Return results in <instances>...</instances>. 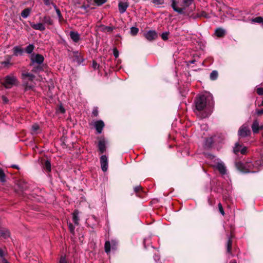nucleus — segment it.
<instances>
[{
  "instance_id": "5",
  "label": "nucleus",
  "mask_w": 263,
  "mask_h": 263,
  "mask_svg": "<svg viewBox=\"0 0 263 263\" xmlns=\"http://www.w3.org/2000/svg\"><path fill=\"white\" fill-rule=\"evenodd\" d=\"M30 60L31 65H34L35 64L41 65L44 61V58L42 54L33 53L31 55Z\"/></svg>"
},
{
  "instance_id": "19",
  "label": "nucleus",
  "mask_w": 263,
  "mask_h": 263,
  "mask_svg": "<svg viewBox=\"0 0 263 263\" xmlns=\"http://www.w3.org/2000/svg\"><path fill=\"white\" fill-rule=\"evenodd\" d=\"M261 127H259V123L257 120H255L253 121L252 125V129L254 133H257L259 132V129H261Z\"/></svg>"
},
{
  "instance_id": "51",
  "label": "nucleus",
  "mask_w": 263,
  "mask_h": 263,
  "mask_svg": "<svg viewBox=\"0 0 263 263\" xmlns=\"http://www.w3.org/2000/svg\"><path fill=\"white\" fill-rule=\"evenodd\" d=\"M141 189V186H137L136 187H134V191L135 192H139Z\"/></svg>"
},
{
  "instance_id": "18",
  "label": "nucleus",
  "mask_w": 263,
  "mask_h": 263,
  "mask_svg": "<svg viewBox=\"0 0 263 263\" xmlns=\"http://www.w3.org/2000/svg\"><path fill=\"white\" fill-rule=\"evenodd\" d=\"M10 234L9 231L6 229L3 228L0 229V236L5 239H7L10 237Z\"/></svg>"
},
{
  "instance_id": "50",
  "label": "nucleus",
  "mask_w": 263,
  "mask_h": 263,
  "mask_svg": "<svg viewBox=\"0 0 263 263\" xmlns=\"http://www.w3.org/2000/svg\"><path fill=\"white\" fill-rule=\"evenodd\" d=\"M2 100L4 103H7L8 102V99L4 96H2Z\"/></svg>"
},
{
  "instance_id": "11",
  "label": "nucleus",
  "mask_w": 263,
  "mask_h": 263,
  "mask_svg": "<svg viewBox=\"0 0 263 263\" xmlns=\"http://www.w3.org/2000/svg\"><path fill=\"white\" fill-rule=\"evenodd\" d=\"M95 127L98 134H101L104 127V123L102 120H99L95 122Z\"/></svg>"
},
{
  "instance_id": "39",
  "label": "nucleus",
  "mask_w": 263,
  "mask_h": 263,
  "mask_svg": "<svg viewBox=\"0 0 263 263\" xmlns=\"http://www.w3.org/2000/svg\"><path fill=\"white\" fill-rule=\"evenodd\" d=\"M110 242L111 244V249L112 250H115L117 246V242L115 240H111Z\"/></svg>"
},
{
  "instance_id": "41",
  "label": "nucleus",
  "mask_w": 263,
  "mask_h": 263,
  "mask_svg": "<svg viewBox=\"0 0 263 263\" xmlns=\"http://www.w3.org/2000/svg\"><path fill=\"white\" fill-rule=\"evenodd\" d=\"M39 129V125L35 124L32 125V130L34 133H37V131Z\"/></svg>"
},
{
  "instance_id": "57",
  "label": "nucleus",
  "mask_w": 263,
  "mask_h": 263,
  "mask_svg": "<svg viewBox=\"0 0 263 263\" xmlns=\"http://www.w3.org/2000/svg\"><path fill=\"white\" fill-rule=\"evenodd\" d=\"M2 263H9L8 261L4 258L2 259Z\"/></svg>"
},
{
  "instance_id": "26",
  "label": "nucleus",
  "mask_w": 263,
  "mask_h": 263,
  "mask_svg": "<svg viewBox=\"0 0 263 263\" xmlns=\"http://www.w3.org/2000/svg\"><path fill=\"white\" fill-rule=\"evenodd\" d=\"M52 5L56 11L58 17L59 18V22H61L62 20L63 19V16L60 9L57 7V6L54 4H52Z\"/></svg>"
},
{
  "instance_id": "55",
  "label": "nucleus",
  "mask_w": 263,
  "mask_h": 263,
  "mask_svg": "<svg viewBox=\"0 0 263 263\" xmlns=\"http://www.w3.org/2000/svg\"><path fill=\"white\" fill-rule=\"evenodd\" d=\"M154 258L155 261H158L160 259V256L158 255H155L154 256Z\"/></svg>"
},
{
  "instance_id": "15",
  "label": "nucleus",
  "mask_w": 263,
  "mask_h": 263,
  "mask_svg": "<svg viewBox=\"0 0 263 263\" xmlns=\"http://www.w3.org/2000/svg\"><path fill=\"white\" fill-rule=\"evenodd\" d=\"M70 38L75 43H77L80 39V34L76 31H70L69 33Z\"/></svg>"
},
{
  "instance_id": "9",
  "label": "nucleus",
  "mask_w": 263,
  "mask_h": 263,
  "mask_svg": "<svg viewBox=\"0 0 263 263\" xmlns=\"http://www.w3.org/2000/svg\"><path fill=\"white\" fill-rule=\"evenodd\" d=\"M247 147H242L238 142H237L235 144V146L233 148V152L235 154H237L239 152H240L241 154H245L247 153Z\"/></svg>"
},
{
  "instance_id": "2",
  "label": "nucleus",
  "mask_w": 263,
  "mask_h": 263,
  "mask_svg": "<svg viewBox=\"0 0 263 263\" xmlns=\"http://www.w3.org/2000/svg\"><path fill=\"white\" fill-rule=\"evenodd\" d=\"M236 168L242 173H256L263 167V156L259 160L254 162H247L245 163L241 161H238L235 163Z\"/></svg>"
},
{
  "instance_id": "52",
  "label": "nucleus",
  "mask_w": 263,
  "mask_h": 263,
  "mask_svg": "<svg viewBox=\"0 0 263 263\" xmlns=\"http://www.w3.org/2000/svg\"><path fill=\"white\" fill-rule=\"evenodd\" d=\"M201 128L203 130H206L208 129V126L206 124H202L201 125Z\"/></svg>"
},
{
  "instance_id": "48",
  "label": "nucleus",
  "mask_w": 263,
  "mask_h": 263,
  "mask_svg": "<svg viewBox=\"0 0 263 263\" xmlns=\"http://www.w3.org/2000/svg\"><path fill=\"white\" fill-rule=\"evenodd\" d=\"M256 113L258 115H261L263 114V108L261 109H256Z\"/></svg>"
},
{
  "instance_id": "1",
  "label": "nucleus",
  "mask_w": 263,
  "mask_h": 263,
  "mask_svg": "<svg viewBox=\"0 0 263 263\" xmlns=\"http://www.w3.org/2000/svg\"><path fill=\"white\" fill-rule=\"evenodd\" d=\"M195 112L200 119L208 117L212 113L214 105L213 96L206 93L197 97L195 101Z\"/></svg>"
},
{
  "instance_id": "21",
  "label": "nucleus",
  "mask_w": 263,
  "mask_h": 263,
  "mask_svg": "<svg viewBox=\"0 0 263 263\" xmlns=\"http://www.w3.org/2000/svg\"><path fill=\"white\" fill-rule=\"evenodd\" d=\"M79 212L78 210H74L72 213V220L73 222L78 225L79 224Z\"/></svg>"
},
{
  "instance_id": "46",
  "label": "nucleus",
  "mask_w": 263,
  "mask_h": 263,
  "mask_svg": "<svg viewBox=\"0 0 263 263\" xmlns=\"http://www.w3.org/2000/svg\"><path fill=\"white\" fill-rule=\"evenodd\" d=\"M92 67L95 69H97L99 68V65L97 64V63L96 61H93L92 62Z\"/></svg>"
},
{
  "instance_id": "6",
  "label": "nucleus",
  "mask_w": 263,
  "mask_h": 263,
  "mask_svg": "<svg viewBox=\"0 0 263 263\" xmlns=\"http://www.w3.org/2000/svg\"><path fill=\"white\" fill-rule=\"evenodd\" d=\"M144 37L148 41H153L158 37V34L155 30H149L144 34Z\"/></svg>"
},
{
  "instance_id": "3",
  "label": "nucleus",
  "mask_w": 263,
  "mask_h": 263,
  "mask_svg": "<svg viewBox=\"0 0 263 263\" xmlns=\"http://www.w3.org/2000/svg\"><path fill=\"white\" fill-rule=\"evenodd\" d=\"M194 2V0H182V3L177 0H171V7L173 10L179 14L190 18H195L196 17L191 14V12L187 10L189 7Z\"/></svg>"
},
{
  "instance_id": "23",
  "label": "nucleus",
  "mask_w": 263,
  "mask_h": 263,
  "mask_svg": "<svg viewBox=\"0 0 263 263\" xmlns=\"http://www.w3.org/2000/svg\"><path fill=\"white\" fill-rule=\"evenodd\" d=\"M31 11V8H26L24 10H23L22 11V12H21V16L23 18H26L30 15Z\"/></svg>"
},
{
  "instance_id": "25",
  "label": "nucleus",
  "mask_w": 263,
  "mask_h": 263,
  "mask_svg": "<svg viewBox=\"0 0 263 263\" xmlns=\"http://www.w3.org/2000/svg\"><path fill=\"white\" fill-rule=\"evenodd\" d=\"M111 244L109 241H106L104 245V250L105 252L108 254L111 250Z\"/></svg>"
},
{
  "instance_id": "32",
  "label": "nucleus",
  "mask_w": 263,
  "mask_h": 263,
  "mask_svg": "<svg viewBox=\"0 0 263 263\" xmlns=\"http://www.w3.org/2000/svg\"><path fill=\"white\" fill-rule=\"evenodd\" d=\"M6 176L2 169L0 168V182L4 183L6 182Z\"/></svg>"
},
{
  "instance_id": "34",
  "label": "nucleus",
  "mask_w": 263,
  "mask_h": 263,
  "mask_svg": "<svg viewBox=\"0 0 263 263\" xmlns=\"http://www.w3.org/2000/svg\"><path fill=\"white\" fill-rule=\"evenodd\" d=\"M151 2L156 6L163 5L164 3V0H151Z\"/></svg>"
},
{
  "instance_id": "7",
  "label": "nucleus",
  "mask_w": 263,
  "mask_h": 263,
  "mask_svg": "<svg viewBox=\"0 0 263 263\" xmlns=\"http://www.w3.org/2000/svg\"><path fill=\"white\" fill-rule=\"evenodd\" d=\"M214 166L221 175H225L227 174L226 166H225L224 163L221 160H219L217 164Z\"/></svg>"
},
{
  "instance_id": "44",
  "label": "nucleus",
  "mask_w": 263,
  "mask_h": 263,
  "mask_svg": "<svg viewBox=\"0 0 263 263\" xmlns=\"http://www.w3.org/2000/svg\"><path fill=\"white\" fill-rule=\"evenodd\" d=\"M113 54L115 58H118L119 57V51L117 49V48H114L113 50Z\"/></svg>"
},
{
  "instance_id": "13",
  "label": "nucleus",
  "mask_w": 263,
  "mask_h": 263,
  "mask_svg": "<svg viewBox=\"0 0 263 263\" xmlns=\"http://www.w3.org/2000/svg\"><path fill=\"white\" fill-rule=\"evenodd\" d=\"M22 78L24 81H32L35 79V76L31 73L24 72L22 73Z\"/></svg>"
},
{
  "instance_id": "36",
  "label": "nucleus",
  "mask_w": 263,
  "mask_h": 263,
  "mask_svg": "<svg viewBox=\"0 0 263 263\" xmlns=\"http://www.w3.org/2000/svg\"><path fill=\"white\" fill-rule=\"evenodd\" d=\"M74 55H75L76 58L77 59V62L79 64L83 62V60L81 59V58H80V57L81 56L80 53H79L78 51L77 52H74Z\"/></svg>"
},
{
  "instance_id": "42",
  "label": "nucleus",
  "mask_w": 263,
  "mask_h": 263,
  "mask_svg": "<svg viewBox=\"0 0 263 263\" xmlns=\"http://www.w3.org/2000/svg\"><path fill=\"white\" fill-rule=\"evenodd\" d=\"M218 209H219V212L222 215H224V210L223 209L222 206V205H221V204L220 203H218Z\"/></svg>"
},
{
  "instance_id": "33",
  "label": "nucleus",
  "mask_w": 263,
  "mask_h": 263,
  "mask_svg": "<svg viewBox=\"0 0 263 263\" xmlns=\"http://www.w3.org/2000/svg\"><path fill=\"white\" fill-rule=\"evenodd\" d=\"M218 77V72L217 71H213L210 74V79L212 80H216Z\"/></svg>"
},
{
  "instance_id": "20",
  "label": "nucleus",
  "mask_w": 263,
  "mask_h": 263,
  "mask_svg": "<svg viewBox=\"0 0 263 263\" xmlns=\"http://www.w3.org/2000/svg\"><path fill=\"white\" fill-rule=\"evenodd\" d=\"M98 147L99 151L103 153L106 150L105 142L104 140H100L98 143Z\"/></svg>"
},
{
  "instance_id": "35",
  "label": "nucleus",
  "mask_w": 263,
  "mask_h": 263,
  "mask_svg": "<svg viewBox=\"0 0 263 263\" xmlns=\"http://www.w3.org/2000/svg\"><path fill=\"white\" fill-rule=\"evenodd\" d=\"M139 31V29L137 27H132L130 28V34L132 35H136Z\"/></svg>"
},
{
  "instance_id": "4",
  "label": "nucleus",
  "mask_w": 263,
  "mask_h": 263,
  "mask_svg": "<svg viewBox=\"0 0 263 263\" xmlns=\"http://www.w3.org/2000/svg\"><path fill=\"white\" fill-rule=\"evenodd\" d=\"M16 82V78L13 75L11 74L7 76L5 78L2 84L6 88H10L15 85Z\"/></svg>"
},
{
  "instance_id": "31",
  "label": "nucleus",
  "mask_w": 263,
  "mask_h": 263,
  "mask_svg": "<svg viewBox=\"0 0 263 263\" xmlns=\"http://www.w3.org/2000/svg\"><path fill=\"white\" fill-rule=\"evenodd\" d=\"M251 22L252 23H262L263 25V17L261 16L256 17L253 19H252Z\"/></svg>"
},
{
  "instance_id": "24",
  "label": "nucleus",
  "mask_w": 263,
  "mask_h": 263,
  "mask_svg": "<svg viewBox=\"0 0 263 263\" xmlns=\"http://www.w3.org/2000/svg\"><path fill=\"white\" fill-rule=\"evenodd\" d=\"M43 22L44 24L52 25L53 24V20L49 16H45L43 18Z\"/></svg>"
},
{
  "instance_id": "45",
  "label": "nucleus",
  "mask_w": 263,
  "mask_h": 263,
  "mask_svg": "<svg viewBox=\"0 0 263 263\" xmlns=\"http://www.w3.org/2000/svg\"><path fill=\"white\" fill-rule=\"evenodd\" d=\"M11 57H9L8 59L6 61H5L4 62H3L2 63V64H4V65H8V64H10V62L11 61Z\"/></svg>"
},
{
  "instance_id": "29",
  "label": "nucleus",
  "mask_w": 263,
  "mask_h": 263,
  "mask_svg": "<svg viewBox=\"0 0 263 263\" xmlns=\"http://www.w3.org/2000/svg\"><path fill=\"white\" fill-rule=\"evenodd\" d=\"M44 168L47 172L51 171V164L49 161L46 160L44 165Z\"/></svg>"
},
{
  "instance_id": "10",
  "label": "nucleus",
  "mask_w": 263,
  "mask_h": 263,
  "mask_svg": "<svg viewBox=\"0 0 263 263\" xmlns=\"http://www.w3.org/2000/svg\"><path fill=\"white\" fill-rule=\"evenodd\" d=\"M100 163L102 170L106 172L108 169V159L106 155H102L101 157Z\"/></svg>"
},
{
  "instance_id": "27",
  "label": "nucleus",
  "mask_w": 263,
  "mask_h": 263,
  "mask_svg": "<svg viewBox=\"0 0 263 263\" xmlns=\"http://www.w3.org/2000/svg\"><path fill=\"white\" fill-rule=\"evenodd\" d=\"M34 49V46L33 44H29L26 47L25 51L27 53L31 54L32 53Z\"/></svg>"
},
{
  "instance_id": "16",
  "label": "nucleus",
  "mask_w": 263,
  "mask_h": 263,
  "mask_svg": "<svg viewBox=\"0 0 263 263\" xmlns=\"http://www.w3.org/2000/svg\"><path fill=\"white\" fill-rule=\"evenodd\" d=\"M17 186L18 189L21 191L23 192L27 190L28 188L27 183L24 181H20L17 183Z\"/></svg>"
},
{
  "instance_id": "47",
  "label": "nucleus",
  "mask_w": 263,
  "mask_h": 263,
  "mask_svg": "<svg viewBox=\"0 0 263 263\" xmlns=\"http://www.w3.org/2000/svg\"><path fill=\"white\" fill-rule=\"evenodd\" d=\"M59 263H67L65 257L61 256L60 259Z\"/></svg>"
},
{
  "instance_id": "38",
  "label": "nucleus",
  "mask_w": 263,
  "mask_h": 263,
  "mask_svg": "<svg viewBox=\"0 0 263 263\" xmlns=\"http://www.w3.org/2000/svg\"><path fill=\"white\" fill-rule=\"evenodd\" d=\"M97 6H101L106 2L107 0H93Z\"/></svg>"
},
{
  "instance_id": "37",
  "label": "nucleus",
  "mask_w": 263,
  "mask_h": 263,
  "mask_svg": "<svg viewBox=\"0 0 263 263\" xmlns=\"http://www.w3.org/2000/svg\"><path fill=\"white\" fill-rule=\"evenodd\" d=\"M169 34L168 32H164L161 34V37L163 40L166 41L168 39V36Z\"/></svg>"
},
{
  "instance_id": "22",
  "label": "nucleus",
  "mask_w": 263,
  "mask_h": 263,
  "mask_svg": "<svg viewBox=\"0 0 263 263\" xmlns=\"http://www.w3.org/2000/svg\"><path fill=\"white\" fill-rule=\"evenodd\" d=\"M225 33V30L220 28L216 29L215 31V34L218 37H222L224 35Z\"/></svg>"
},
{
  "instance_id": "60",
  "label": "nucleus",
  "mask_w": 263,
  "mask_h": 263,
  "mask_svg": "<svg viewBox=\"0 0 263 263\" xmlns=\"http://www.w3.org/2000/svg\"><path fill=\"white\" fill-rule=\"evenodd\" d=\"M209 140L210 141V144L212 143V140L211 139H210Z\"/></svg>"
},
{
  "instance_id": "49",
  "label": "nucleus",
  "mask_w": 263,
  "mask_h": 263,
  "mask_svg": "<svg viewBox=\"0 0 263 263\" xmlns=\"http://www.w3.org/2000/svg\"><path fill=\"white\" fill-rule=\"evenodd\" d=\"M44 1V4L46 5V6H48L50 4H52V3L51 2V0H43Z\"/></svg>"
},
{
  "instance_id": "40",
  "label": "nucleus",
  "mask_w": 263,
  "mask_h": 263,
  "mask_svg": "<svg viewBox=\"0 0 263 263\" xmlns=\"http://www.w3.org/2000/svg\"><path fill=\"white\" fill-rule=\"evenodd\" d=\"M68 228L69 229L70 233H72V234H73L74 232V229H75L74 226L71 223H69L68 224Z\"/></svg>"
},
{
  "instance_id": "43",
  "label": "nucleus",
  "mask_w": 263,
  "mask_h": 263,
  "mask_svg": "<svg viewBox=\"0 0 263 263\" xmlns=\"http://www.w3.org/2000/svg\"><path fill=\"white\" fill-rule=\"evenodd\" d=\"M256 91L258 95H260V96L263 95V88H261V87L257 88L256 89Z\"/></svg>"
},
{
  "instance_id": "30",
  "label": "nucleus",
  "mask_w": 263,
  "mask_h": 263,
  "mask_svg": "<svg viewBox=\"0 0 263 263\" xmlns=\"http://www.w3.org/2000/svg\"><path fill=\"white\" fill-rule=\"evenodd\" d=\"M232 241L230 238H229L227 243V251L228 253H231Z\"/></svg>"
},
{
  "instance_id": "12",
  "label": "nucleus",
  "mask_w": 263,
  "mask_h": 263,
  "mask_svg": "<svg viewBox=\"0 0 263 263\" xmlns=\"http://www.w3.org/2000/svg\"><path fill=\"white\" fill-rule=\"evenodd\" d=\"M30 26L33 29L41 31H44L46 29L44 24L41 23L37 24L31 23Z\"/></svg>"
},
{
  "instance_id": "14",
  "label": "nucleus",
  "mask_w": 263,
  "mask_h": 263,
  "mask_svg": "<svg viewBox=\"0 0 263 263\" xmlns=\"http://www.w3.org/2000/svg\"><path fill=\"white\" fill-rule=\"evenodd\" d=\"M118 6L120 13L122 14L126 11L128 7V4L126 2H120Z\"/></svg>"
},
{
  "instance_id": "53",
  "label": "nucleus",
  "mask_w": 263,
  "mask_h": 263,
  "mask_svg": "<svg viewBox=\"0 0 263 263\" xmlns=\"http://www.w3.org/2000/svg\"><path fill=\"white\" fill-rule=\"evenodd\" d=\"M92 115L95 117H97L98 115V111L97 109H93L92 111Z\"/></svg>"
},
{
  "instance_id": "28",
  "label": "nucleus",
  "mask_w": 263,
  "mask_h": 263,
  "mask_svg": "<svg viewBox=\"0 0 263 263\" xmlns=\"http://www.w3.org/2000/svg\"><path fill=\"white\" fill-rule=\"evenodd\" d=\"M43 70L42 66L41 65H34L32 71L35 73L39 72Z\"/></svg>"
},
{
  "instance_id": "54",
  "label": "nucleus",
  "mask_w": 263,
  "mask_h": 263,
  "mask_svg": "<svg viewBox=\"0 0 263 263\" xmlns=\"http://www.w3.org/2000/svg\"><path fill=\"white\" fill-rule=\"evenodd\" d=\"M4 256V252L2 249L0 248V257H2L3 258Z\"/></svg>"
},
{
  "instance_id": "17",
  "label": "nucleus",
  "mask_w": 263,
  "mask_h": 263,
  "mask_svg": "<svg viewBox=\"0 0 263 263\" xmlns=\"http://www.w3.org/2000/svg\"><path fill=\"white\" fill-rule=\"evenodd\" d=\"M13 55L17 57L22 55L23 53V49L18 46H14L13 48Z\"/></svg>"
},
{
  "instance_id": "56",
  "label": "nucleus",
  "mask_w": 263,
  "mask_h": 263,
  "mask_svg": "<svg viewBox=\"0 0 263 263\" xmlns=\"http://www.w3.org/2000/svg\"><path fill=\"white\" fill-rule=\"evenodd\" d=\"M11 167L15 168H16V169H19L18 166L17 165H15V164L12 165H11Z\"/></svg>"
},
{
  "instance_id": "59",
  "label": "nucleus",
  "mask_w": 263,
  "mask_h": 263,
  "mask_svg": "<svg viewBox=\"0 0 263 263\" xmlns=\"http://www.w3.org/2000/svg\"><path fill=\"white\" fill-rule=\"evenodd\" d=\"M230 263H237L235 261H231Z\"/></svg>"
},
{
  "instance_id": "8",
  "label": "nucleus",
  "mask_w": 263,
  "mask_h": 263,
  "mask_svg": "<svg viewBox=\"0 0 263 263\" xmlns=\"http://www.w3.org/2000/svg\"><path fill=\"white\" fill-rule=\"evenodd\" d=\"M251 131L248 126L242 125L238 130V135L240 137H245L250 135Z\"/></svg>"
},
{
  "instance_id": "61",
  "label": "nucleus",
  "mask_w": 263,
  "mask_h": 263,
  "mask_svg": "<svg viewBox=\"0 0 263 263\" xmlns=\"http://www.w3.org/2000/svg\"><path fill=\"white\" fill-rule=\"evenodd\" d=\"M261 105L263 106V100L261 102Z\"/></svg>"
},
{
  "instance_id": "58",
  "label": "nucleus",
  "mask_w": 263,
  "mask_h": 263,
  "mask_svg": "<svg viewBox=\"0 0 263 263\" xmlns=\"http://www.w3.org/2000/svg\"><path fill=\"white\" fill-rule=\"evenodd\" d=\"M195 60H191V61H190L189 62L190 63V64H194L195 63Z\"/></svg>"
}]
</instances>
